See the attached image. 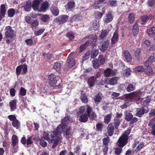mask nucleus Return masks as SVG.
Returning a JSON list of instances; mask_svg holds the SVG:
<instances>
[{"label": "nucleus", "instance_id": "obj_60", "mask_svg": "<svg viewBox=\"0 0 155 155\" xmlns=\"http://www.w3.org/2000/svg\"><path fill=\"white\" fill-rule=\"evenodd\" d=\"M87 38H91L94 41V42H96L97 40V36L96 35H91L88 36Z\"/></svg>", "mask_w": 155, "mask_h": 155}, {"label": "nucleus", "instance_id": "obj_24", "mask_svg": "<svg viewBox=\"0 0 155 155\" xmlns=\"http://www.w3.org/2000/svg\"><path fill=\"white\" fill-rule=\"evenodd\" d=\"M102 94L101 93H98L95 96L94 100L96 104L99 103L101 100L102 99Z\"/></svg>", "mask_w": 155, "mask_h": 155}, {"label": "nucleus", "instance_id": "obj_45", "mask_svg": "<svg viewBox=\"0 0 155 155\" xmlns=\"http://www.w3.org/2000/svg\"><path fill=\"white\" fill-rule=\"evenodd\" d=\"M53 67L56 71H58L61 68V63L58 62H56L54 65Z\"/></svg>", "mask_w": 155, "mask_h": 155}, {"label": "nucleus", "instance_id": "obj_39", "mask_svg": "<svg viewBox=\"0 0 155 155\" xmlns=\"http://www.w3.org/2000/svg\"><path fill=\"white\" fill-rule=\"evenodd\" d=\"M132 117L133 115L131 113L127 112L125 117L126 120L130 121L132 119Z\"/></svg>", "mask_w": 155, "mask_h": 155}, {"label": "nucleus", "instance_id": "obj_43", "mask_svg": "<svg viewBox=\"0 0 155 155\" xmlns=\"http://www.w3.org/2000/svg\"><path fill=\"white\" fill-rule=\"evenodd\" d=\"M98 60L100 65L103 64L105 62V59L104 57L102 55H100L99 56Z\"/></svg>", "mask_w": 155, "mask_h": 155}, {"label": "nucleus", "instance_id": "obj_18", "mask_svg": "<svg viewBox=\"0 0 155 155\" xmlns=\"http://www.w3.org/2000/svg\"><path fill=\"white\" fill-rule=\"evenodd\" d=\"M16 102L17 100L15 99L12 100L10 102L9 105L11 111H14L16 109Z\"/></svg>", "mask_w": 155, "mask_h": 155}, {"label": "nucleus", "instance_id": "obj_27", "mask_svg": "<svg viewBox=\"0 0 155 155\" xmlns=\"http://www.w3.org/2000/svg\"><path fill=\"white\" fill-rule=\"evenodd\" d=\"M108 31L106 30L102 31L99 37V39H104L105 38L107 34H108Z\"/></svg>", "mask_w": 155, "mask_h": 155}, {"label": "nucleus", "instance_id": "obj_21", "mask_svg": "<svg viewBox=\"0 0 155 155\" xmlns=\"http://www.w3.org/2000/svg\"><path fill=\"white\" fill-rule=\"evenodd\" d=\"M103 5V3L100 2L98 0L95 1L93 5V8L95 9H97L102 7Z\"/></svg>", "mask_w": 155, "mask_h": 155}, {"label": "nucleus", "instance_id": "obj_33", "mask_svg": "<svg viewBox=\"0 0 155 155\" xmlns=\"http://www.w3.org/2000/svg\"><path fill=\"white\" fill-rule=\"evenodd\" d=\"M135 19V15L133 13H131L129 15L128 17V21L129 22L132 24L134 21Z\"/></svg>", "mask_w": 155, "mask_h": 155}, {"label": "nucleus", "instance_id": "obj_34", "mask_svg": "<svg viewBox=\"0 0 155 155\" xmlns=\"http://www.w3.org/2000/svg\"><path fill=\"white\" fill-rule=\"evenodd\" d=\"M150 101L151 99L150 98L147 97L143 101L142 105L145 106H147V109H148L147 106H149V104L150 103Z\"/></svg>", "mask_w": 155, "mask_h": 155}, {"label": "nucleus", "instance_id": "obj_23", "mask_svg": "<svg viewBox=\"0 0 155 155\" xmlns=\"http://www.w3.org/2000/svg\"><path fill=\"white\" fill-rule=\"evenodd\" d=\"M96 80V78L95 77H91L89 78L88 84L90 87L94 85Z\"/></svg>", "mask_w": 155, "mask_h": 155}, {"label": "nucleus", "instance_id": "obj_16", "mask_svg": "<svg viewBox=\"0 0 155 155\" xmlns=\"http://www.w3.org/2000/svg\"><path fill=\"white\" fill-rule=\"evenodd\" d=\"M109 43L107 41H104L99 47L100 49L102 51L106 50L109 46Z\"/></svg>", "mask_w": 155, "mask_h": 155}, {"label": "nucleus", "instance_id": "obj_6", "mask_svg": "<svg viewBox=\"0 0 155 155\" xmlns=\"http://www.w3.org/2000/svg\"><path fill=\"white\" fill-rule=\"evenodd\" d=\"M32 136H28L27 139L25 137H23L21 140V142L23 144H27V145L31 144L33 143V141L32 140Z\"/></svg>", "mask_w": 155, "mask_h": 155}, {"label": "nucleus", "instance_id": "obj_8", "mask_svg": "<svg viewBox=\"0 0 155 155\" xmlns=\"http://www.w3.org/2000/svg\"><path fill=\"white\" fill-rule=\"evenodd\" d=\"M68 16L66 15H61L58 16L56 19V21L59 22L60 24H63L67 21Z\"/></svg>", "mask_w": 155, "mask_h": 155}, {"label": "nucleus", "instance_id": "obj_38", "mask_svg": "<svg viewBox=\"0 0 155 155\" xmlns=\"http://www.w3.org/2000/svg\"><path fill=\"white\" fill-rule=\"evenodd\" d=\"M75 5V3L74 2H70L68 4L66 9L71 10V9L73 8Z\"/></svg>", "mask_w": 155, "mask_h": 155}, {"label": "nucleus", "instance_id": "obj_31", "mask_svg": "<svg viewBox=\"0 0 155 155\" xmlns=\"http://www.w3.org/2000/svg\"><path fill=\"white\" fill-rule=\"evenodd\" d=\"M111 116V114H108L104 116V121L106 124H108L110 122Z\"/></svg>", "mask_w": 155, "mask_h": 155}, {"label": "nucleus", "instance_id": "obj_46", "mask_svg": "<svg viewBox=\"0 0 155 155\" xmlns=\"http://www.w3.org/2000/svg\"><path fill=\"white\" fill-rule=\"evenodd\" d=\"M134 71L139 72H142L144 71V70L142 66H139L135 68L134 69Z\"/></svg>", "mask_w": 155, "mask_h": 155}, {"label": "nucleus", "instance_id": "obj_52", "mask_svg": "<svg viewBox=\"0 0 155 155\" xmlns=\"http://www.w3.org/2000/svg\"><path fill=\"white\" fill-rule=\"evenodd\" d=\"M134 85L132 84H129L127 89V90L128 92L132 91L134 90Z\"/></svg>", "mask_w": 155, "mask_h": 155}, {"label": "nucleus", "instance_id": "obj_51", "mask_svg": "<svg viewBox=\"0 0 155 155\" xmlns=\"http://www.w3.org/2000/svg\"><path fill=\"white\" fill-rule=\"evenodd\" d=\"M67 36L71 40H72L74 38V34L72 32L68 33Z\"/></svg>", "mask_w": 155, "mask_h": 155}, {"label": "nucleus", "instance_id": "obj_29", "mask_svg": "<svg viewBox=\"0 0 155 155\" xmlns=\"http://www.w3.org/2000/svg\"><path fill=\"white\" fill-rule=\"evenodd\" d=\"M12 145L14 146L18 142V139L17 137L15 135L12 136Z\"/></svg>", "mask_w": 155, "mask_h": 155}, {"label": "nucleus", "instance_id": "obj_17", "mask_svg": "<svg viewBox=\"0 0 155 155\" xmlns=\"http://www.w3.org/2000/svg\"><path fill=\"white\" fill-rule=\"evenodd\" d=\"M113 19V17L111 13H109L106 15L104 21V22L108 23L111 21Z\"/></svg>", "mask_w": 155, "mask_h": 155}, {"label": "nucleus", "instance_id": "obj_13", "mask_svg": "<svg viewBox=\"0 0 155 155\" xmlns=\"http://www.w3.org/2000/svg\"><path fill=\"white\" fill-rule=\"evenodd\" d=\"M107 134L109 136H112L114 134V128L112 123L110 124L107 127Z\"/></svg>", "mask_w": 155, "mask_h": 155}, {"label": "nucleus", "instance_id": "obj_50", "mask_svg": "<svg viewBox=\"0 0 155 155\" xmlns=\"http://www.w3.org/2000/svg\"><path fill=\"white\" fill-rule=\"evenodd\" d=\"M155 125V118L151 119L148 123V126L150 127H153Z\"/></svg>", "mask_w": 155, "mask_h": 155}, {"label": "nucleus", "instance_id": "obj_44", "mask_svg": "<svg viewBox=\"0 0 155 155\" xmlns=\"http://www.w3.org/2000/svg\"><path fill=\"white\" fill-rule=\"evenodd\" d=\"M6 6L5 4H2L1 6L0 13L5 15L6 12Z\"/></svg>", "mask_w": 155, "mask_h": 155}, {"label": "nucleus", "instance_id": "obj_25", "mask_svg": "<svg viewBox=\"0 0 155 155\" xmlns=\"http://www.w3.org/2000/svg\"><path fill=\"white\" fill-rule=\"evenodd\" d=\"M141 52V49L139 48H137L134 52L135 56L136 58L139 60L140 59V54Z\"/></svg>", "mask_w": 155, "mask_h": 155}, {"label": "nucleus", "instance_id": "obj_37", "mask_svg": "<svg viewBox=\"0 0 155 155\" xmlns=\"http://www.w3.org/2000/svg\"><path fill=\"white\" fill-rule=\"evenodd\" d=\"M92 64L93 67L95 69L98 68L99 67V63L97 59H94L93 60Z\"/></svg>", "mask_w": 155, "mask_h": 155}, {"label": "nucleus", "instance_id": "obj_28", "mask_svg": "<svg viewBox=\"0 0 155 155\" xmlns=\"http://www.w3.org/2000/svg\"><path fill=\"white\" fill-rule=\"evenodd\" d=\"M148 35L152 36L155 35V27H152L147 31Z\"/></svg>", "mask_w": 155, "mask_h": 155}, {"label": "nucleus", "instance_id": "obj_30", "mask_svg": "<svg viewBox=\"0 0 155 155\" xmlns=\"http://www.w3.org/2000/svg\"><path fill=\"white\" fill-rule=\"evenodd\" d=\"M12 125L14 127L16 128L17 129H18L20 127V123L17 119L16 120L12 122Z\"/></svg>", "mask_w": 155, "mask_h": 155}, {"label": "nucleus", "instance_id": "obj_36", "mask_svg": "<svg viewBox=\"0 0 155 155\" xmlns=\"http://www.w3.org/2000/svg\"><path fill=\"white\" fill-rule=\"evenodd\" d=\"M118 78L116 77L111 78L109 84L110 85H114L116 84Z\"/></svg>", "mask_w": 155, "mask_h": 155}, {"label": "nucleus", "instance_id": "obj_49", "mask_svg": "<svg viewBox=\"0 0 155 155\" xmlns=\"http://www.w3.org/2000/svg\"><path fill=\"white\" fill-rule=\"evenodd\" d=\"M31 27L32 28L37 27L39 25V22L37 20L34 21L33 22H31Z\"/></svg>", "mask_w": 155, "mask_h": 155}, {"label": "nucleus", "instance_id": "obj_58", "mask_svg": "<svg viewBox=\"0 0 155 155\" xmlns=\"http://www.w3.org/2000/svg\"><path fill=\"white\" fill-rule=\"evenodd\" d=\"M24 9L25 11L27 12L30 11L31 8V5L30 3H28L24 7Z\"/></svg>", "mask_w": 155, "mask_h": 155}, {"label": "nucleus", "instance_id": "obj_26", "mask_svg": "<svg viewBox=\"0 0 155 155\" xmlns=\"http://www.w3.org/2000/svg\"><path fill=\"white\" fill-rule=\"evenodd\" d=\"M80 98L83 102L85 104L87 103L88 102V99L85 93H82Z\"/></svg>", "mask_w": 155, "mask_h": 155}, {"label": "nucleus", "instance_id": "obj_20", "mask_svg": "<svg viewBox=\"0 0 155 155\" xmlns=\"http://www.w3.org/2000/svg\"><path fill=\"white\" fill-rule=\"evenodd\" d=\"M139 27L137 22L134 24L132 32L134 35H136L138 33Z\"/></svg>", "mask_w": 155, "mask_h": 155}, {"label": "nucleus", "instance_id": "obj_15", "mask_svg": "<svg viewBox=\"0 0 155 155\" xmlns=\"http://www.w3.org/2000/svg\"><path fill=\"white\" fill-rule=\"evenodd\" d=\"M49 7V3L47 1L43 2L41 5L40 9L39 10V12H45L48 8Z\"/></svg>", "mask_w": 155, "mask_h": 155}, {"label": "nucleus", "instance_id": "obj_4", "mask_svg": "<svg viewBox=\"0 0 155 155\" xmlns=\"http://www.w3.org/2000/svg\"><path fill=\"white\" fill-rule=\"evenodd\" d=\"M49 83L51 87H54L56 85L58 81L56 76L54 74H51L48 76Z\"/></svg>", "mask_w": 155, "mask_h": 155}, {"label": "nucleus", "instance_id": "obj_22", "mask_svg": "<svg viewBox=\"0 0 155 155\" xmlns=\"http://www.w3.org/2000/svg\"><path fill=\"white\" fill-rule=\"evenodd\" d=\"M51 10L54 15L56 16L58 15L59 11L56 7L52 5L51 8Z\"/></svg>", "mask_w": 155, "mask_h": 155}, {"label": "nucleus", "instance_id": "obj_12", "mask_svg": "<svg viewBox=\"0 0 155 155\" xmlns=\"http://www.w3.org/2000/svg\"><path fill=\"white\" fill-rule=\"evenodd\" d=\"M123 57L125 58L126 61L128 62L130 61L132 59V56L130 52L127 50L125 51L123 53Z\"/></svg>", "mask_w": 155, "mask_h": 155}, {"label": "nucleus", "instance_id": "obj_59", "mask_svg": "<svg viewBox=\"0 0 155 155\" xmlns=\"http://www.w3.org/2000/svg\"><path fill=\"white\" fill-rule=\"evenodd\" d=\"M141 19L143 23H141V24H143L144 23L147 22L148 20L149 19V18L147 16H143L141 17Z\"/></svg>", "mask_w": 155, "mask_h": 155}, {"label": "nucleus", "instance_id": "obj_55", "mask_svg": "<svg viewBox=\"0 0 155 155\" xmlns=\"http://www.w3.org/2000/svg\"><path fill=\"white\" fill-rule=\"evenodd\" d=\"M130 129H128L127 130L125 131L124 133L122 136H123L124 137H126L127 139H128V135L130 134Z\"/></svg>", "mask_w": 155, "mask_h": 155}, {"label": "nucleus", "instance_id": "obj_42", "mask_svg": "<svg viewBox=\"0 0 155 155\" xmlns=\"http://www.w3.org/2000/svg\"><path fill=\"white\" fill-rule=\"evenodd\" d=\"M15 11L14 9H10L8 12V17H13L15 15Z\"/></svg>", "mask_w": 155, "mask_h": 155}, {"label": "nucleus", "instance_id": "obj_40", "mask_svg": "<svg viewBox=\"0 0 155 155\" xmlns=\"http://www.w3.org/2000/svg\"><path fill=\"white\" fill-rule=\"evenodd\" d=\"M145 72L148 75H150L153 74V71L151 68L150 67H147L145 69Z\"/></svg>", "mask_w": 155, "mask_h": 155}, {"label": "nucleus", "instance_id": "obj_57", "mask_svg": "<svg viewBox=\"0 0 155 155\" xmlns=\"http://www.w3.org/2000/svg\"><path fill=\"white\" fill-rule=\"evenodd\" d=\"M42 138L40 140V144L42 147H45L47 145V143L45 141L42 140Z\"/></svg>", "mask_w": 155, "mask_h": 155}, {"label": "nucleus", "instance_id": "obj_62", "mask_svg": "<svg viewBox=\"0 0 155 155\" xmlns=\"http://www.w3.org/2000/svg\"><path fill=\"white\" fill-rule=\"evenodd\" d=\"M25 41L28 45L31 46L32 45L33 42V40L31 39H27Z\"/></svg>", "mask_w": 155, "mask_h": 155}, {"label": "nucleus", "instance_id": "obj_56", "mask_svg": "<svg viewBox=\"0 0 155 155\" xmlns=\"http://www.w3.org/2000/svg\"><path fill=\"white\" fill-rule=\"evenodd\" d=\"M120 121L119 120H116L114 123L113 124L115 128L116 129H117L120 125Z\"/></svg>", "mask_w": 155, "mask_h": 155}, {"label": "nucleus", "instance_id": "obj_53", "mask_svg": "<svg viewBox=\"0 0 155 155\" xmlns=\"http://www.w3.org/2000/svg\"><path fill=\"white\" fill-rule=\"evenodd\" d=\"M95 16L96 18L98 19H100L103 16V14L98 12H97L95 13Z\"/></svg>", "mask_w": 155, "mask_h": 155}, {"label": "nucleus", "instance_id": "obj_47", "mask_svg": "<svg viewBox=\"0 0 155 155\" xmlns=\"http://www.w3.org/2000/svg\"><path fill=\"white\" fill-rule=\"evenodd\" d=\"M45 29L43 28H41L38 31H35V34L36 36H39L41 35L44 31Z\"/></svg>", "mask_w": 155, "mask_h": 155}, {"label": "nucleus", "instance_id": "obj_2", "mask_svg": "<svg viewBox=\"0 0 155 155\" xmlns=\"http://www.w3.org/2000/svg\"><path fill=\"white\" fill-rule=\"evenodd\" d=\"M92 110V108L88 105L81 107L77 113V116L80 117L79 121L82 122H87Z\"/></svg>", "mask_w": 155, "mask_h": 155}, {"label": "nucleus", "instance_id": "obj_14", "mask_svg": "<svg viewBox=\"0 0 155 155\" xmlns=\"http://www.w3.org/2000/svg\"><path fill=\"white\" fill-rule=\"evenodd\" d=\"M42 1V0H35L34 1L32 7L34 10H38L39 11V10L38 9L39 5Z\"/></svg>", "mask_w": 155, "mask_h": 155}, {"label": "nucleus", "instance_id": "obj_64", "mask_svg": "<svg viewBox=\"0 0 155 155\" xmlns=\"http://www.w3.org/2000/svg\"><path fill=\"white\" fill-rule=\"evenodd\" d=\"M122 152V149L120 148L117 147L115 149V153L117 155H119Z\"/></svg>", "mask_w": 155, "mask_h": 155}, {"label": "nucleus", "instance_id": "obj_32", "mask_svg": "<svg viewBox=\"0 0 155 155\" xmlns=\"http://www.w3.org/2000/svg\"><path fill=\"white\" fill-rule=\"evenodd\" d=\"M99 26L98 22L97 21H94L92 27L91 28V30L96 31L97 30Z\"/></svg>", "mask_w": 155, "mask_h": 155}, {"label": "nucleus", "instance_id": "obj_1", "mask_svg": "<svg viewBox=\"0 0 155 155\" xmlns=\"http://www.w3.org/2000/svg\"><path fill=\"white\" fill-rule=\"evenodd\" d=\"M72 122L73 119L71 117L69 116L65 117L62 120L61 125H59L56 130L51 132V140L48 132H44L43 138L50 143L53 142L52 148H54L57 145L58 142L61 140V137L59 136L61 132H63L64 135L68 137L71 135V129L69 127H68L67 126Z\"/></svg>", "mask_w": 155, "mask_h": 155}, {"label": "nucleus", "instance_id": "obj_48", "mask_svg": "<svg viewBox=\"0 0 155 155\" xmlns=\"http://www.w3.org/2000/svg\"><path fill=\"white\" fill-rule=\"evenodd\" d=\"M20 94L21 96H24L26 95V91L24 88L21 87L19 91Z\"/></svg>", "mask_w": 155, "mask_h": 155}, {"label": "nucleus", "instance_id": "obj_7", "mask_svg": "<svg viewBox=\"0 0 155 155\" xmlns=\"http://www.w3.org/2000/svg\"><path fill=\"white\" fill-rule=\"evenodd\" d=\"M5 35L7 38L11 37L13 35L14 31L12 30L11 27L8 26L5 27Z\"/></svg>", "mask_w": 155, "mask_h": 155}, {"label": "nucleus", "instance_id": "obj_11", "mask_svg": "<svg viewBox=\"0 0 155 155\" xmlns=\"http://www.w3.org/2000/svg\"><path fill=\"white\" fill-rule=\"evenodd\" d=\"M118 38V30L116 29L111 39V42L112 44H115L117 41Z\"/></svg>", "mask_w": 155, "mask_h": 155}, {"label": "nucleus", "instance_id": "obj_19", "mask_svg": "<svg viewBox=\"0 0 155 155\" xmlns=\"http://www.w3.org/2000/svg\"><path fill=\"white\" fill-rule=\"evenodd\" d=\"M75 64V61L73 58H68V68L69 69L72 67Z\"/></svg>", "mask_w": 155, "mask_h": 155}, {"label": "nucleus", "instance_id": "obj_41", "mask_svg": "<svg viewBox=\"0 0 155 155\" xmlns=\"http://www.w3.org/2000/svg\"><path fill=\"white\" fill-rule=\"evenodd\" d=\"M89 43V41H86L84 44L81 45L80 47V51L81 52L85 49L87 45H88Z\"/></svg>", "mask_w": 155, "mask_h": 155}, {"label": "nucleus", "instance_id": "obj_63", "mask_svg": "<svg viewBox=\"0 0 155 155\" xmlns=\"http://www.w3.org/2000/svg\"><path fill=\"white\" fill-rule=\"evenodd\" d=\"M21 68L20 65L18 66L16 68V73L17 76L20 74L21 73Z\"/></svg>", "mask_w": 155, "mask_h": 155}, {"label": "nucleus", "instance_id": "obj_5", "mask_svg": "<svg viewBox=\"0 0 155 155\" xmlns=\"http://www.w3.org/2000/svg\"><path fill=\"white\" fill-rule=\"evenodd\" d=\"M139 92H134L129 94H125L124 95V97L126 100H132L134 99L135 97L139 96Z\"/></svg>", "mask_w": 155, "mask_h": 155}, {"label": "nucleus", "instance_id": "obj_3", "mask_svg": "<svg viewBox=\"0 0 155 155\" xmlns=\"http://www.w3.org/2000/svg\"><path fill=\"white\" fill-rule=\"evenodd\" d=\"M128 139L126 137L121 136L118 139L117 142V146L120 147H122L126 145Z\"/></svg>", "mask_w": 155, "mask_h": 155}, {"label": "nucleus", "instance_id": "obj_54", "mask_svg": "<svg viewBox=\"0 0 155 155\" xmlns=\"http://www.w3.org/2000/svg\"><path fill=\"white\" fill-rule=\"evenodd\" d=\"M49 19V16L48 15H43L41 18V20L43 22H46Z\"/></svg>", "mask_w": 155, "mask_h": 155}, {"label": "nucleus", "instance_id": "obj_9", "mask_svg": "<svg viewBox=\"0 0 155 155\" xmlns=\"http://www.w3.org/2000/svg\"><path fill=\"white\" fill-rule=\"evenodd\" d=\"M148 111V109L141 108L137 109V112L136 116L139 117H141L145 113H147Z\"/></svg>", "mask_w": 155, "mask_h": 155}, {"label": "nucleus", "instance_id": "obj_61", "mask_svg": "<svg viewBox=\"0 0 155 155\" xmlns=\"http://www.w3.org/2000/svg\"><path fill=\"white\" fill-rule=\"evenodd\" d=\"M90 51H88L87 52H86L85 55L83 57V60L85 61L87 59L90 57Z\"/></svg>", "mask_w": 155, "mask_h": 155}, {"label": "nucleus", "instance_id": "obj_35", "mask_svg": "<svg viewBox=\"0 0 155 155\" xmlns=\"http://www.w3.org/2000/svg\"><path fill=\"white\" fill-rule=\"evenodd\" d=\"M98 53V50L96 49H94L92 50L91 53V57L92 58H94L96 57Z\"/></svg>", "mask_w": 155, "mask_h": 155}, {"label": "nucleus", "instance_id": "obj_10", "mask_svg": "<svg viewBox=\"0 0 155 155\" xmlns=\"http://www.w3.org/2000/svg\"><path fill=\"white\" fill-rule=\"evenodd\" d=\"M115 71L107 68L104 71V76L106 77H108L110 76H112L115 75Z\"/></svg>", "mask_w": 155, "mask_h": 155}]
</instances>
